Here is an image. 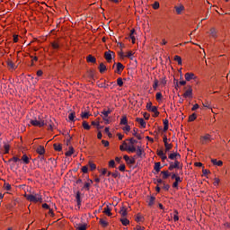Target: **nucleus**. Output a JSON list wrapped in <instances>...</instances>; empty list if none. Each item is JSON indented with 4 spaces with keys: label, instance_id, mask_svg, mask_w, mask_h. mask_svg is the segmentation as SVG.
Segmentation results:
<instances>
[{
    "label": "nucleus",
    "instance_id": "obj_2",
    "mask_svg": "<svg viewBox=\"0 0 230 230\" xmlns=\"http://www.w3.org/2000/svg\"><path fill=\"white\" fill-rule=\"evenodd\" d=\"M182 170V164L181 162H179L178 160H175L174 163L173 162H171L169 164V167H168V170L170 172H172V170Z\"/></svg>",
    "mask_w": 230,
    "mask_h": 230
},
{
    "label": "nucleus",
    "instance_id": "obj_50",
    "mask_svg": "<svg viewBox=\"0 0 230 230\" xmlns=\"http://www.w3.org/2000/svg\"><path fill=\"white\" fill-rule=\"evenodd\" d=\"M75 116H76V113L71 112V113L68 115V119H69L70 121H75Z\"/></svg>",
    "mask_w": 230,
    "mask_h": 230
},
{
    "label": "nucleus",
    "instance_id": "obj_18",
    "mask_svg": "<svg viewBox=\"0 0 230 230\" xmlns=\"http://www.w3.org/2000/svg\"><path fill=\"white\" fill-rule=\"evenodd\" d=\"M86 62L91 64H96V58H94L93 55H88L86 57Z\"/></svg>",
    "mask_w": 230,
    "mask_h": 230
},
{
    "label": "nucleus",
    "instance_id": "obj_12",
    "mask_svg": "<svg viewBox=\"0 0 230 230\" xmlns=\"http://www.w3.org/2000/svg\"><path fill=\"white\" fill-rule=\"evenodd\" d=\"M136 121L139 123V125L142 127V128H146V122L145 121V119L143 118H137Z\"/></svg>",
    "mask_w": 230,
    "mask_h": 230
},
{
    "label": "nucleus",
    "instance_id": "obj_5",
    "mask_svg": "<svg viewBox=\"0 0 230 230\" xmlns=\"http://www.w3.org/2000/svg\"><path fill=\"white\" fill-rule=\"evenodd\" d=\"M199 141L201 145H208V143H211V135L206 134L205 136L200 137Z\"/></svg>",
    "mask_w": 230,
    "mask_h": 230
},
{
    "label": "nucleus",
    "instance_id": "obj_46",
    "mask_svg": "<svg viewBox=\"0 0 230 230\" xmlns=\"http://www.w3.org/2000/svg\"><path fill=\"white\" fill-rule=\"evenodd\" d=\"M76 230H87V225H77Z\"/></svg>",
    "mask_w": 230,
    "mask_h": 230
},
{
    "label": "nucleus",
    "instance_id": "obj_45",
    "mask_svg": "<svg viewBox=\"0 0 230 230\" xmlns=\"http://www.w3.org/2000/svg\"><path fill=\"white\" fill-rule=\"evenodd\" d=\"M127 146H128L127 142H123L122 146H119V150L121 152H125V151H127Z\"/></svg>",
    "mask_w": 230,
    "mask_h": 230
},
{
    "label": "nucleus",
    "instance_id": "obj_56",
    "mask_svg": "<svg viewBox=\"0 0 230 230\" xmlns=\"http://www.w3.org/2000/svg\"><path fill=\"white\" fill-rule=\"evenodd\" d=\"M174 222H178L179 220V211L174 210V216H173Z\"/></svg>",
    "mask_w": 230,
    "mask_h": 230
},
{
    "label": "nucleus",
    "instance_id": "obj_55",
    "mask_svg": "<svg viewBox=\"0 0 230 230\" xmlns=\"http://www.w3.org/2000/svg\"><path fill=\"white\" fill-rule=\"evenodd\" d=\"M7 66L11 67V69H15V64H13L12 60H7Z\"/></svg>",
    "mask_w": 230,
    "mask_h": 230
},
{
    "label": "nucleus",
    "instance_id": "obj_28",
    "mask_svg": "<svg viewBox=\"0 0 230 230\" xmlns=\"http://www.w3.org/2000/svg\"><path fill=\"white\" fill-rule=\"evenodd\" d=\"M103 213L104 215H107V217H112V212H111V208H109V206L104 208Z\"/></svg>",
    "mask_w": 230,
    "mask_h": 230
},
{
    "label": "nucleus",
    "instance_id": "obj_11",
    "mask_svg": "<svg viewBox=\"0 0 230 230\" xmlns=\"http://www.w3.org/2000/svg\"><path fill=\"white\" fill-rule=\"evenodd\" d=\"M146 202H147L149 208H152V206H154V204H155V197L147 196V201Z\"/></svg>",
    "mask_w": 230,
    "mask_h": 230
},
{
    "label": "nucleus",
    "instance_id": "obj_39",
    "mask_svg": "<svg viewBox=\"0 0 230 230\" xmlns=\"http://www.w3.org/2000/svg\"><path fill=\"white\" fill-rule=\"evenodd\" d=\"M168 125H169L168 119H165L164 120V132H167L168 131V128H169Z\"/></svg>",
    "mask_w": 230,
    "mask_h": 230
},
{
    "label": "nucleus",
    "instance_id": "obj_15",
    "mask_svg": "<svg viewBox=\"0 0 230 230\" xmlns=\"http://www.w3.org/2000/svg\"><path fill=\"white\" fill-rule=\"evenodd\" d=\"M177 157L181 158V154H179V153H171L169 155V159H171V161H177Z\"/></svg>",
    "mask_w": 230,
    "mask_h": 230
},
{
    "label": "nucleus",
    "instance_id": "obj_43",
    "mask_svg": "<svg viewBox=\"0 0 230 230\" xmlns=\"http://www.w3.org/2000/svg\"><path fill=\"white\" fill-rule=\"evenodd\" d=\"M88 166L92 172H94V170H96V164L93 162H89Z\"/></svg>",
    "mask_w": 230,
    "mask_h": 230
},
{
    "label": "nucleus",
    "instance_id": "obj_38",
    "mask_svg": "<svg viewBox=\"0 0 230 230\" xmlns=\"http://www.w3.org/2000/svg\"><path fill=\"white\" fill-rule=\"evenodd\" d=\"M164 146H165V152H170V150L173 148V145L169 144L168 142H165Z\"/></svg>",
    "mask_w": 230,
    "mask_h": 230
},
{
    "label": "nucleus",
    "instance_id": "obj_59",
    "mask_svg": "<svg viewBox=\"0 0 230 230\" xmlns=\"http://www.w3.org/2000/svg\"><path fill=\"white\" fill-rule=\"evenodd\" d=\"M4 188L6 191H10V190H12V185H10V183H4Z\"/></svg>",
    "mask_w": 230,
    "mask_h": 230
},
{
    "label": "nucleus",
    "instance_id": "obj_26",
    "mask_svg": "<svg viewBox=\"0 0 230 230\" xmlns=\"http://www.w3.org/2000/svg\"><path fill=\"white\" fill-rule=\"evenodd\" d=\"M133 136H135V137H137V139L138 140L143 139V137L141 136V134L137 133V128L133 129Z\"/></svg>",
    "mask_w": 230,
    "mask_h": 230
},
{
    "label": "nucleus",
    "instance_id": "obj_34",
    "mask_svg": "<svg viewBox=\"0 0 230 230\" xmlns=\"http://www.w3.org/2000/svg\"><path fill=\"white\" fill-rule=\"evenodd\" d=\"M154 169L155 170V172H156L157 173H159V172H161V163H160V162H156V163L155 164Z\"/></svg>",
    "mask_w": 230,
    "mask_h": 230
},
{
    "label": "nucleus",
    "instance_id": "obj_21",
    "mask_svg": "<svg viewBox=\"0 0 230 230\" xmlns=\"http://www.w3.org/2000/svg\"><path fill=\"white\" fill-rule=\"evenodd\" d=\"M149 111L154 112V118H157L159 116V111H157L156 106H153L152 108H150Z\"/></svg>",
    "mask_w": 230,
    "mask_h": 230
},
{
    "label": "nucleus",
    "instance_id": "obj_60",
    "mask_svg": "<svg viewBox=\"0 0 230 230\" xmlns=\"http://www.w3.org/2000/svg\"><path fill=\"white\" fill-rule=\"evenodd\" d=\"M122 130H124V132H126V134L130 132V126L128 124L126 125L124 128H122Z\"/></svg>",
    "mask_w": 230,
    "mask_h": 230
},
{
    "label": "nucleus",
    "instance_id": "obj_16",
    "mask_svg": "<svg viewBox=\"0 0 230 230\" xmlns=\"http://www.w3.org/2000/svg\"><path fill=\"white\" fill-rule=\"evenodd\" d=\"M36 152L40 155H44V154H46V149L44 148V146H39L36 149Z\"/></svg>",
    "mask_w": 230,
    "mask_h": 230
},
{
    "label": "nucleus",
    "instance_id": "obj_42",
    "mask_svg": "<svg viewBox=\"0 0 230 230\" xmlns=\"http://www.w3.org/2000/svg\"><path fill=\"white\" fill-rule=\"evenodd\" d=\"M4 154H10V146H9V144L4 143Z\"/></svg>",
    "mask_w": 230,
    "mask_h": 230
},
{
    "label": "nucleus",
    "instance_id": "obj_63",
    "mask_svg": "<svg viewBox=\"0 0 230 230\" xmlns=\"http://www.w3.org/2000/svg\"><path fill=\"white\" fill-rule=\"evenodd\" d=\"M119 172H125L127 170V167L125 166V164H122L119 166Z\"/></svg>",
    "mask_w": 230,
    "mask_h": 230
},
{
    "label": "nucleus",
    "instance_id": "obj_20",
    "mask_svg": "<svg viewBox=\"0 0 230 230\" xmlns=\"http://www.w3.org/2000/svg\"><path fill=\"white\" fill-rule=\"evenodd\" d=\"M74 154H75V148H73V146H70L68 151L65 153V155L66 157H71Z\"/></svg>",
    "mask_w": 230,
    "mask_h": 230
},
{
    "label": "nucleus",
    "instance_id": "obj_17",
    "mask_svg": "<svg viewBox=\"0 0 230 230\" xmlns=\"http://www.w3.org/2000/svg\"><path fill=\"white\" fill-rule=\"evenodd\" d=\"M136 152H137V156L140 157V158H142L143 157V154H145V150H143V147H141L139 146L137 147Z\"/></svg>",
    "mask_w": 230,
    "mask_h": 230
},
{
    "label": "nucleus",
    "instance_id": "obj_52",
    "mask_svg": "<svg viewBox=\"0 0 230 230\" xmlns=\"http://www.w3.org/2000/svg\"><path fill=\"white\" fill-rule=\"evenodd\" d=\"M117 85H119V87H123V78L119 77L117 79Z\"/></svg>",
    "mask_w": 230,
    "mask_h": 230
},
{
    "label": "nucleus",
    "instance_id": "obj_47",
    "mask_svg": "<svg viewBox=\"0 0 230 230\" xmlns=\"http://www.w3.org/2000/svg\"><path fill=\"white\" fill-rule=\"evenodd\" d=\"M157 87H159V80L155 79L154 84H153L154 91H157Z\"/></svg>",
    "mask_w": 230,
    "mask_h": 230
},
{
    "label": "nucleus",
    "instance_id": "obj_53",
    "mask_svg": "<svg viewBox=\"0 0 230 230\" xmlns=\"http://www.w3.org/2000/svg\"><path fill=\"white\" fill-rule=\"evenodd\" d=\"M109 168H116V162L114 160H111L108 164Z\"/></svg>",
    "mask_w": 230,
    "mask_h": 230
},
{
    "label": "nucleus",
    "instance_id": "obj_37",
    "mask_svg": "<svg viewBox=\"0 0 230 230\" xmlns=\"http://www.w3.org/2000/svg\"><path fill=\"white\" fill-rule=\"evenodd\" d=\"M120 125H128V119H127V116H123L120 119Z\"/></svg>",
    "mask_w": 230,
    "mask_h": 230
},
{
    "label": "nucleus",
    "instance_id": "obj_33",
    "mask_svg": "<svg viewBox=\"0 0 230 230\" xmlns=\"http://www.w3.org/2000/svg\"><path fill=\"white\" fill-rule=\"evenodd\" d=\"M75 199H76L77 206L81 207L82 206V199L80 198V191L76 192Z\"/></svg>",
    "mask_w": 230,
    "mask_h": 230
},
{
    "label": "nucleus",
    "instance_id": "obj_64",
    "mask_svg": "<svg viewBox=\"0 0 230 230\" xmlns=\"http://www.w3.org/2000/svg\"><path fill=\"white\" fill-rule=\"evenodd\" d=\"M136 222H143V217L141 215H137Z\"/></svg>",
    "mask_w": 230,
    "mask_h": 230
},
{
    "label": "nucleus",
    "instance_id": "obj_9",
    "mask_svg": "<svg viewBox=\"0 0 230 230\" xmlns=\"http://www.w3.org/2000/svg\"><path fill=\"white\" fill-rule=\"evenodd\" d=\"M156 155L161 157V160L163 163H164L166 161V159H168V157L166 156V154H164V152L163 150H158L156 152Z\"/></svg>",
    "mask_w": 230,
    "mask_h": 230
},
{
    "label": "nucleus",
    "instance_id": "obj_1",
    "mask_svg": "<svg viewBox=\"0 0 230 230\" xmlns=\"http://www.w3.org/2000/svg\"><path fill=\"white\" fill-rule=\"evenodd\" d=\"M25 199L34 204H37V202L42 203V196L40 194H27L25 195Z\"/></svg>",
    "mask_w": 230,
    "mask_h": 230
},
{
    "label": "nucleus",
    "instance_id": "obj_10",
    "mask_svg": "<svg viewBox=\"0 0 230 230\" xmlns=\"http://www.w3.org/2000/svg\"><path fill=\"white\" fill-rule=\"evenodd\" d=\"M197 79V76L193 73H186L185 74V80L187 82H190V80H195Z\"/></svg>",
    "mask_w": 230,
    "mask_h": 230
},
{
    "label": "nucleus",
    "instance_id": "obj_48",
    "mask_svg": "<svg viewBox=\"0 0 230 230\" xmlns=\"http://www.w3.org/2000/svg\"><path fill=\"white\" fill-rule=\"evenodd\" d=\"M19 161H21L19 156H13V158L9 159V163H19Z\"/></svg>",
    "mask_w": 230,
    "mask_h": 230
},
{
    "label": "nucleus",
    "instance_id": "obj_31",
    "mask_svg": "<svg viewBox=\"0 0 230 230\" xmlns=\"http://www.w3.org/2000/svg\"><path fill=\"white\" fill-rule=\"evenodd\" d=\"M22 161L23 162L24 164H30V157L28 155H23L22 156Z\"/></svg>",
    "mask_w": 230,
    "mask_h": 230
},
{
    "label": "nucleus",
    "instance_id": "obj_49",
    "mask_svg": "<svg viewBox=\"0 0 230 230\" xmlns=\"http://www.w3.org/2000/svg\"><path fill=\"white\" fill-rule=\"evenodd\" d=\"M156 98V102H161V100H163V93H161V92H158L155 95Z\"/></svg>",
    "mask_w": 230,
    "mask_h": 230
},
{
    "label": "nucleus",
    "instance_id": "obj_6",
    "mask_svg": "<svg viewBox=\"0 0 230 230\" xmlns=\"http://www.w3.org/2000/svg\"><path fill=\"white\" fill-rule=\"evenodd\" d=\"M136 157L137 155H134V157L130 158L128 155H124L123 159L126 161L127 164H136Z\"/></svg>",
    "mask_w": 230,
    "mask_h": 230
},
{
    "label": "nucleus",
    "instance_id": "obj_7",
    "mask_svg": "<svg viewBox=\"0 0 230 230\" xmlns=\"http://www.w3.org/2000/svg\"><path fill=\"white\" fill-rule=\"evenodd\" d=\"M112 55H114V53L112 51H111V50L106 51L104 53L105 60H107V62H109V63L112 62Z\"/></svg>",
    "mask_w": 230,
    "mask_h": 230
},
{
    "label": "nucleus",
    "instance_id": "obj_14",
    "mask_svg": "<svg viewBox=\"0 0 230 230\" xmlns=\"http://www.w3.org/2000/svg\"><path fill=\"white\" fill-rule=\"evenodd\" d=\"M91 186H93V180H88V182L84 183L83 190L89 191L91 190Z\"/></svg>",
    "mask_w": 230,
    "mask_h": 230
},
{
    "label": "nucleus",
    "instance_id": "obj_32",
    "mask_svg": "<svg viewBox=\"0 0 230 230\" xmlns=\"http://www.w3.org/2000/svg\"><path fill=\"white\" fill-rule=\"evenodd\" d=\"M83 128L84 130H91V125H89V122L84 120L83 121Z\"/></svg>",
    "mask_w": 230,
    "mask_h": 230
},
{
    "label": "nucleus",
    "instance_id": "obj_57",
    "mask_svg": "<svg viewBox=\"0 0 230 230\" xmlns=\"http://www.w3.org/2000/svg\"><path fill=\"white\" fill-rule=\"evenodd\" d=\"M133 55H134V51L129 50V51L127 53V55H125L124 57H126V58H130V59L132 60V58H130V57H132Z\"/></svg>",
    "mask_w": 230,
    "mask_h": 230
},
{
    "label": "nucleus",
    "instance_id": "obj_40",
    "mask_svg": "<svg viewBox=\"0 0 230 230\" xmlns=\"http://www.w3.org/2000/svg\"><path fill=\"white\" fill-rule=\"evenodd\" d=\"M120 222H121L122 226H128L130 224V221L128 219H127L126 217L120 218Z\"/></svg>",
    "mask_w": 230,
    "mask_h": 230
},
{
    "label": "nucleus",
    "instance_id": "obj_41",
    "mask_svg": "<svg viewBox=\"0 0 230 230\" xmlns=\"http://www.w3.org/2000/svg\"><path fill=\"white\" fill-rule=\"evenodd\" d=\"M112 111L111 109H108V111H102L101 113L103 115V118H109V114H111Z\"/></svg>",
    "mask_w": 230,
    "mask_h": 230
},
{
    "label": "nucleus",
    "instance_id": "obj_61",
    "mask_svg": "<svg viewBox=\"0 0 230 230\" xmlns=\"http://www.w3.org/2000/svg\"><path fill=\"white\" fill-rule=\"evenodd\" d=\"M163 190H164L165 191H168V190H170V185L166 184V182H163Z\"/></svg>",
    "mask_w": 230,
    "mask_h": 230
},
{
    "label": "nucleus",
    "instance_id": "obj_54",
    "mask_svg": "<svg viewBox=\"0 0 230 230\" xmlns=\"http://www.w3.org/2000/svg\"><path fill=\"white\" fill-rule=\"evenodd\" d=\"M197 119V114L196 113H192L190 117H189V121H195Z\"/></svg>",
    "mask_w": 230,
    "mask_h": 230
},
{
    "label": "nucleus",
    "instance_id": "obj_35",
    "mask_svg": "<svg viewBox=\"0 0 230 230\" xmlns=\"http://www.w3.org/2000/svg\"><path fill=\"white\" fill-rule=\"evenodd\" d=\"M183 10H184L183 5L175 6V11L178 13V15H181V13H182Z\"/></svg>",
    "mask_w": 230,
    "mask_h": 230
},
{
    "label": "nucleus",
    "instance_id": "obj_29",
    "mask_svg": "<svg viewBox=\"0 0 230 230\" xmlns=\"http://www.w3.org/2000/svg\"><path fill=\"white\" fill-rule=\"evenodd\" d=\"M173 60L178 63V66H182V58L181 56H174Z\"/></svg>",
    "mask_w": 230,
    "mask_h": 230
},
{
    "label": "nucleus",
    "instance_id": "obj_24",
    "mask_svg": "<svg viewBox=\"0 0 230 230\" xmlns=\"http://www.w3.org/2000/svg\"><path fill=\"white\" fill-rule=\"evenodd\" d=\"M126 152H129L131 154H134V152H136V146H134V145L130 144L129 146H128L126 147Z\"/></svg>",
    "mask_w": 230,
    "mask_h": 230
},
{
    "label": "nucleus",
    "instance_id": "obj_44",
    "mask_svg": "<svg viewBox=\"0 0 230 230\" xmlns=\"http://www.w3.org/2000/svg\"><path fill=\"white\" fill-rule=\"evenodd\" d=\"M89 116H91V114H89V112H82L81 113V118L83 119H89Z\"/></svg>",
    "mask_w": 230,
    "mask_h": 230
},
{
    "label": "nucleus",
    "instance_id": "obj_13",
    "mask_svg": "<svg viewBox=\"0 0 230 230\" xmlns=\"http://www.w3.org/2000/svg\"><path fill=\"white\" fill-rule=\"evenodd\" d=\"M129 39H131L132 44H136V29L130 31Z\"/></svg>",
    "mask_w": 230,
    "mask_h": 230
},
{
    "label": "nucleus",
    "instance_id": "obj_23",
    "mask_svg": "<svg viewBox=\"0 0 230 230\" xmlns=\"http://www.w3.org/2000/svg\"><path fill=\"white\" fill-rule=\"evenodd\" d=\"M211 163L212 164H214L215 166H223L224 162H222V160H217V159H211Z\"/></svg>",
    "mask_w": 230,
    "mask_h": 230
},
{
    "label": "nucleus",
    "instance_id": "obj_8",
    "mask_svg": "<svg viewBox=\"0 0 230 230\" xmlns=\"http://www.w3.org/2000/svg\"><path fill=\"white\" fill-rule=\"evenodd\" d=\"M123 69H125V66H123V64L120 62L117 63L115 73H117V75H121V73H123Z\"/></svg>",
    "mask_w": 230,
    "mask_h": 230
},
{
    "label": "nucleus",
    "instance_id": "obj_22",
    "mask_svg": "<svg viewBox=\"0 0 230 230\" xmlns=\"http://www.w3.org/2000/svg\"><path fill=\"white\" fill-rule=\"evenodd\" d=\"M105 71H107V66H105V64L101 63L99 65V72L103 75V73H105Z\"/></svg>",
    "mask_w": 230,
    "mask_h": 230
},
{
    "label": "nucleus",
    "instance_id": "obj_62",
    "mask_svg": "<svg viewBox=\"0 0 230 230\" xmlns=\"http://www.w3.org/2000/svg\"><path fill=\"white\" fill-rule=\"evenodd\" d=\"M111 177H113L114 179H118V177H119V172L118 171H115L111 173Z\"/></svg>",
    "mask_w": 230,
    "mask_h": 230
},
{
    "label": "nucleus",
    "instance_id": "obj_51",
    "mask_svg": "<svg viewBox=\"0 0 230 230\" xmlns=\"http://www.w3.org/2000/svg\"><path fill=\"white\" fill-rule=\"evenodd\" d=\"M51 46H52L53 49H58V48H60V45L57 41H53L51 43Z\"/></svg>",
    "mask_w": 230,
    "mask_h": 230
},
{
    "label": "nucleus",
    "instance_id": "obj_58",
    "mask_svg": "<svg viewBox=\"0 0 230 230\" xmlns=\"http://www.w3.org/2000/svg\"><path fill=\"white\" fill-rule=\"evenodd\" d=\"M104 132H105V134H107L110 137H112V133L111 132V128H105Z\"/></svg>",
    "mask_w": 230,
    "mask_h": 230
},
{
    "label": "nucleus",
    "instance_id": "obj_27",
    "mask_svg": "<svg viewBox=\"0 0 230 230\" xmlns=\"http://www.w3.org/2000/svg\"><path fill=\"white\" fill-rule=\"evenodd\" d=\"M119 214L121 215L122 217H127V215H128V213L127 212V208L122 207L119 210Z\"/></svg>",
    "mask_w": 230,
    "mask_h": 230
},
{
    "label": "nucleus",
    "instance_id": "obj_36",
    "mask_svg": "<svg viewBox=\"0 0 230 230\" xmlns=\"http://www.w3.org/2000/svg\"><path fill=\"white\" fill-rule=\"evenodd\" d=\"M210 35L212 39H217V30L215 28L210 29Z\"/></svg>",
    "mask_w": 230,
    "mask_h": 230
},
{
    "label": "nucleus",
    "instance_id": "obj_4",
    "mask_svg": "<svg viewBox=\"0 0 230 230\" xmlns=\"http://www.w3.org/2000/svg\"><path fill=\"white\" fill-rule=\"evenodd\" d=\"M30 123L31 125H32V127H39L40 128H41V127H44V125H46V122H44V119L37 120V119H31Z\"/></svg>",
    "mask_w": 230,
    "mask_h": 230
},
{
    "label": "nucleus",
    "instance_id": "obj_30",
    "mask_svg": "<svg viewBox=\"0 0 230 230\" xmlns=\"http://www.w3.org/2000/svg\"><path fill=\"white\" fill-rule=\"evenodd\" d=\"M161 174L163 175V179H168L172 175L169 171H162Z\"/></svg>",
    "mask_w": 230,
    "mask_h": 230
},
{
    "label": "nucleus",
    "instance_id": "obj_25",
    "mask_svg": "<svg viewBox=\"0 0 230 230\" xmlns=\"http://www.w3.org/2000/svg\"><path fill=\"white\" fill-rule=\"evenodd\" d=\"M53 148L56 150V152H62V144H53Z\"/></svg>",
    "mask_w": 230,
    "mask_h": 230
},
{
    "label": "nucleus",
    "instance_id": "obj_19",
    "mask_svg": "<svg viewBox=\"0 0 230 230\" xmlns=\"http://www.w3.org/2000/svg\"><path fill=\"white\" fill-rule=\"evenodd\" d=\"M99 224H100V226H102V227H103V228L109 227V222H107V220H105L104 218H100V219H99Z\"/></svg>",
    "mask_w": 230,
    "mask_h": 230
},
{
    "label": "nucleus",
    "instance_id": "obj_3",
    "mask_svg": "<svg viewBox=\"0 0 230 230\" xmlns=\"http://www.w3.org/2000/svg\"><path fill=\"white\" fill-rule=\"evenodd\" d=\"M184 89L185 92L182 94L183 98H193V88L191 85H187Z\"/></svg>",
    "mask_w": 230,
    "mask_h": 230
}]
</instances>
